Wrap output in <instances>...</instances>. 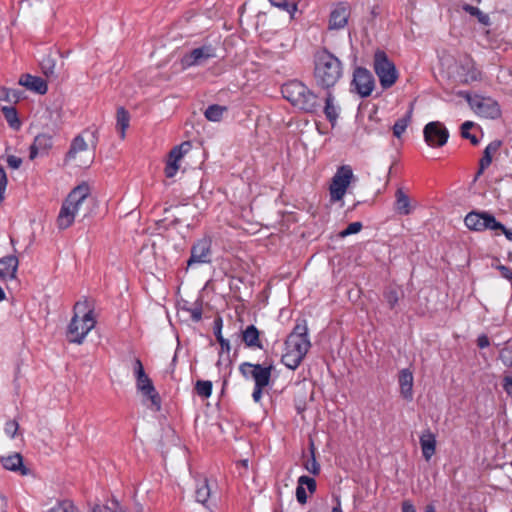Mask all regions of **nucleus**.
Instances as JSON below:
<instances>
[{
  "instance_id": "obj_1",
  "label": "nucleus",
  "mask_w": 512,
  "mask_h": 512,
  "mask_svg": "<svg viewBox=\"0 0 512 512\" xmlns=\"http://www.w3.org/2000/svg\"><path fill=\"white\" fill-rule=\"evenodd\" d=\"M310 348L311 341L307 322L304 319H299L285 341L282 363L287 368L295 370L299 367Z\"/></svg>"
},
{
  "instance_id": "obj_2",
  "label": "nucleus",
  "mask_w": 512,
  "mask_h": 512,
  "mask_svg": "<svg viewBox=\"0 0 512 512\" xmlns=\"http://www.w3.org/2000/svg\"><path fill=\"white\" fill-rule=\"evenodd\" d=\"M341 61L327 50H321L315 55L314 77L318 86L330 89L335 86L342 76Z\"/></svg>"
},
{
  "instance_id": "obj_3",
  "label": "nucleus",
  "mask_w": 512,
  "mask_h": 512,
  "mask_svg": "<svg viewBox=\"0 0 512 512\" xmlns=\"http://www.w3.org/2000/svg\"><path fill=\"white\" fill-rule=\"evenodd\" d=\"M283 97L294 107L308 113H314L321 107L318 96L302 82L293 80L282 86Z\"/></svg>"
},
{
  "instance_id": "obj_4",
  "label": "nucleus",
  "mask_w": 512,
  "mask_h": 512,
  "mask_svg": "<svg viewBox=\"0 0 512 512\" xmlns=\"http://www.w3.org/2000/svg\"><path fill=\"white\" fill-rule=\"evenodd\" d=\"M86 308H88L86 300L79 301L74 306V316L67 329V337L71 343L82 344L88 333L95 327L93 310H86Z\"/></svg>"
},
{
  "instance_id": "obj_5",
  "label": "nucleus",
  "mask_w": 512,
  "mask_h": 512,
  "mask_svg": "<svg viewBox=\"0 0 512 512\" xmlns=\"http://www.w3.org/2000/svg\"><path fill=\"white\" fill-rule=\"evenodd\" d=\"M89 186L85 183L75 187L63 201L56 224L60 230L69 228L75 221L81 206L89 196Z\"/></svg>"
},
{
  "instance_id": "obj_6",
  "label": "nucleus",
  "mask_w": 512,
  "mask_h": 512,
  "mask_svg": "<svg viewBox=\"0 0 512 512\" xmlns=\"http://www.w3.org/2000/svg\"><path fill=\"white\" fill-rule=\"evenodd\" d=\"M374 71L383 89L393 86L398 78V72L394 63L382 50H377L374 54Z\"/></svg>"
},
{
  "instance_id": "obj_7",
  "label": "nucleus",
  "mask_w": 512,
  "mask_h": 512,
  "mask_svg": "<svg viewBox=\"0 0 512 512\" xmlns=\"http://www.w3.org/2000/svg\"><path fill=\"white\" fill-rule=\"evenodd\" d=\"M353 178L354 174L350 165L338 167L329 187L330 200L332 202H338L343 199Z\"/></svg>"
},
{
  "instance_id": "obj_8",
  "label": "nucleus",
  "mask_w": 512,
  "mask_h": 512,
  "mask_svg": "<svg viewBox=\"0 0 512 512\" xmlns=\"http://www.w3.org/2000/svg\"><path fill=\"white\" fill-rule=\"evenodd\" d=\"M216 57V49L211 44H205L192 49L190 52L182 56L180 64L182 69L186 70L191 67L202 66L209 60Z\"/></svg>"
},
{
  "instance_id": "obj_9",
  "label": "nucleus",
  "mask_w": 512,
  "mask_h": 512,
  "mask_svg": "<svg viewBox=\"0 0 512 512\" xmlns=\"http://www.w3.org/2000/svg\"><path fill=\"white\" fill-rule=\"evenodd\" d=\"M466 227L473 231L493 230L502 228V223L498 222L496 218L488 212L472 211L468 213L464 219Z\"/></svg>"
},
{
  "instance_id": "obj_10",
  "label": "nucleus",
  "mask_w": 512,
  "mask_h": 512,
  "mask_svg": "<svg viewBox=\"0 0 512 512\" xmlns=\"http://www.w3.org/2000/svg\"><path fill=\"white\" fill-rule=\"evenodd\" d=\"M466 100L471 108L482 117L495 119L500 116V107L498 103L490 97L467 95Z\"/></svg>"
},
{
  "instance_id": "obj_11",
  "label": "nucleus",
  "mask_w": 512,
  "mask_h": 512,
  "mask_svg": "<svg viewBox=\"0 0 512 512\" xmlns=\"http://www.w3.org/2000/svg\"><path fill=\"white\" fill-rule=\"evenodd\" d=\"M212 240L210 237L198 239L191 247V255L187 261L188 267L207 264L211 262Z\"/></svg>"
},
{
  "instance_id": "obj_12",
  "label": "nucleus",
  "mask_w": 512,
  "mask_h": 512,
  "mask_svg": "<svg viewBox=\"0 0 512 512\" xmlns=\"http://www.w3.org/2000/svg\"><path fill=\"white\" fill-rule=\"evenodd\" d=\"M425 142L431 147L444 146L449 138L446 127L438 121L429 122L423 129Z\"/></svg>"
},
{
  "instance_id": "obj_13",
  "label": "nucleus",
  "mask_w": 512,
  "mask_h": 512,
  "mask_svg": "<svg viewBox=\"0 0 512 512\" xmlns=\"http://www.w3.org/2000/svg\"><path fill=\"white\" fill-rule=\"evenodd\" d=\"M352 84L361 97H368L374 89V78L369 70L358 67L353 74Z\"/></svg>"
},
{
  "instance_id": "obj_14",
  "label": "nucleus",
  "mask_w": 512,
  "mask_h": 512,
  "mask_svg": "<svg viewBox=\"0 0 512 512\" xmlns=\"http://www.w3.org/2000/svg\"><path fill=\"white\" fill-rule=\"evenodd\" d=\"M190 143L183 142L175 146L169 153L168 160L165 166V175L167 178H172L176 175L179 169V162L183 156L190 150Z\"/></svg>"
},
{
  "instance_id": "obj_15",
  "label": "nucleus",
  "mask_w": 512,
  "mask_h": 512,
  "mask_svg": "<svg viewBox=\"0 0 512 512\" xmlns=\"http://www.w3.org/2000/svg\"><path fill=\"white\" fill-rule=\"evenodd\" d=\"M135 379L138 391H140L144 396L148 397L155 410L159 411L161 408V401L151 379L146 373L142 374V376H135Z\"/></svg>"
},
{
  "instance_id": "obj_16",
  "label": "nucleus",
  "mask_w": 512,
  "mask_h": 512,
  "mask_svg": "<svg viewBox=\"0 0 512 512\" xmlns=\"http://www.w3.org/2000/svg\"><path fill=\"white\" fill-rule=\"evenodd\" d=\"M19 260L15 255L0 258V278L5 282L16 280Z\"/></svg>"
},
{
  "instance_id": "obj_17",
  "label": "nucleus",
  "mask_w": 512,
  "mask_h": 512,
  "mask_svg": "<svg viewBox=\"0 0 512 512\" xmlns=\"http://www.w3.org/2000/svg\"><path fill=\"white\" fill-rule=\"evenodd\" d=\"M349 18V9L347 4L339 3L331 11L329 18V29L338 30L346 26Z\"/></svg>"
},
{
  "instance_id": "obj_18",
  "label": "nucleus",
  "mask_w": 512,
  "mask_h": 512,
  "mask_svg": "<svg viewBox=\"0 0 512 512\" xmlns=\"http://www.w3.org/2000/svg\"><path fill=\"white\" fill-rule=\"evenodd\" d=\"M214 486H216V484H211L207 478L197 480L195 491L196 501L205 507L210 508V501L214 496Z\"/></svg>"
},
{
  "instance_id": "obj_19",
  "label": "nucleus",
  "mask_w": 512,
  "mask_h": 512,
  "mask_svg": "<svg viewBox=\"0 0 512 512\" xmlns=\"http://www.w3.org/2000/svg\"><path fill=\"white\" fill-rule=\"evenodd\" d=\"M421 451L424 459L429 461L436 452V436L430 429L422 432L419 438Z\"/></svg>"
},
{
  "instance_id": "obj_20",
  "label": "nucleus",
  "mask_w": 512,
  "mask_h": 512,
  "mask_svg": "<svg viewBox=\"0 0 512 512\" xmlns=\"http://www.w3.org/2000/svg\"><path fill=\"white\" fill-rule=\"evenodd\" d=\"M52 145L53 141L50 135L44 133L37 135L30 147L29 158L34 160L39 154L47 153Z\"/></svg>"
},
{
  "instance_id": "obj_21",
  "label": "nucleus",
  "mask_w": 512,
  "mask_h": 512,
  "mask_svg": "<svg viewBox=\"0 0 512 512\" xmlns=\"http://www.w3.org/2000/svg\"><path fill=\"white\" fill-rule=\"evenodd\" d=\"M19 84L24 86L30 91L36 92L38 94H45L48 90V86L45 80L41 77L33 76L30 74H24L21 76L19 80Z\"/></svg>"
},
{
  "instance_id": "obj_22",
  "label": "nucleus",
  "mask_w": 512,
  "mask_h": 512,
  "mask_svg": "<svg viewBox=\"0 0 512 512\" xmlns=\"http://www.w3.org/2000/svg\"><path fill=\"white\" fill-rule=\"evenodd\" d=\"M0 461L6 470L19 472L21 475H28L29 473V469L23 465V458L19 453L3 456Z\"/></svg>"
},
{
  "instance_id": "obj_23",
  "label": "nucleus",
  "mask_w": 512,
  "mask_h": 512,
  "mask_svg": "<svg viewBox=\"0 0 512 512\" xmlns=\"http://www.w3.org/2000/svg\"><path fill=\"white\" fill-rule=\"evenodd\" d=\"M413 373L405 368L399 372V386L402 397L408 401L413 399Z\"/></svg>"
},
{
  "instance_id": "obj_24",
  "label": "nucleus",
  "mask_w": 512,
  "mask_h": 512,
  "mask_svg": "<svg viewBox=\"0 0 512 512\" xmlns=\"http://www.w3.org/2000/svg\"><path fill=\"white\" fill-rule=\"evenodd\" d=\"M459 75L465 83L477 81L481 78V72L476 68L471 59H465L460 65Z\"/></svg>"
},
{
  "instance_id": "obj_25",
  "label": "nucleus",
  "mask_w": 512,
  "mask_h": 512,
  "mask_svg": "<svg viewBox=\"0 0 512 512\" xmlns=\"http://www.w3.org/2000/svg\"><path fill=\"white\" fill-rule=\"evenodd\" d=\"M394 209L400 215H409L412 212L410 198L402 188H398L395 192Z\"/></svg>"
},
{
  "instance_id": "obj_26",
  "label": "nucleus",
  "mask_w": 512,
  "mask_h": 512,
  "mask_svg": "<svg viewBox=\"0 0 512 512\" xmlns=\"http://www.w3.org/2000/svg\"><path fill=\"white\" fill-rule=\"evenodd\" d=\"M274 371L273 365L264 366L258 364V401L260 400L262 389L269 384Z\"/></svg>"
},
{
  "instance_id": "obj_27",
  "label": "nucleus",
  "mask_w": 512,
  "mask_h": 512,
  "mask_svg": "<svg viewBox=\"0 0 512 512\" xmlns=\"http://www.w3.org/2000/svg\"><path fill=\"white\" fill-rule=\"evenodd\" d=\"M239 372L245 380L254 381V387L251 396L256 402V364L243 362L239 366Z\"/></svg>"
},
{
  "instance_id": "obj_28",
  "label": "nucleus",
  "mask_w": 512,
  "mask_h": 512,
  "mask_svg": "<svg viewBox=\"0 0 512 512\" xmlns=\"http://www.w3.org/2000/svg\"><path fill=\"white\" fill-rule=\"evenodd\" d=\"M130 124L129 112L124 107H119L116 114V129L119 132L120 138L124 139L126 136V130Z\"/></svg>"
},
{
  "instance_id": "obj_29",
  "label": "nucleus",
  "mask_w": 512,
  "mask_h": 512,
  "mask_svg": "<svg viewBox=\"0 0 512 512\" xmlns=\"http://www.w3.org/2000/svg\"><path fill=\"white\" fill-rule=\"evenodd\" d=\"M500 147V142L499 141H493L491 143H489L485 150H484V153H483V156L482 158L480 159V162H479V171H478V174H482L483 171L489 167V165L491 164L492 162V155L497 152V150L499 149Z\"/></svg>"
},
{
  "instance_id": "obj_30",
  "label": "nucleus",
  "mask_w": 512,
  "mask_h": 512,
  "mask_svg": "<svg viewBox=\"0 0 512 512\" xmlns=\"http://www.w3.org/2000/svg\"><path fill=\"white\" fill-rule=\"evenodd\" d=\"M87 149L88 144L86 143L85 139L81 135H78L72 140L70 149L66 154L65 160L67 162L75 160L79 152L86 151Z\"/></svg>"
},
{
  "instance_id": "obj_31",
  "label": "nucleus",
  "mask_w": 512,
  "mask_h": 512,
  "mask_svg": "<svg viewBox=\"0 0 512 512\" xmlns=\"http://www.w3.org/2000/svg\"><path fill=\"white\" fill-rule=\"evenodd\" d=\"M226 111V106L213 104L206 108L204 115L205 118L211 122H219L222 119L224 112Z\"/></svg>"
},
{
  "instance_id": "obj_32",
  "label": "nucleus",
  "mask_w": 512,
  "mask_h": 512,
  "mask_svg": "<svg viewBox=\"0 0 512 512\" xmlns=\"http://www.w3.org/2000/svg\"><path fill=\"white\" fill-rule=\"evenodd\" d=\"M412 116V107L406 112V114L399 118L393 125V135L400 138L401 135L406 131Z\"/></svg>"
},
{
  "instance_id": "obj_33",
  "label": "nucleus",
  "mask_w": 512,
  "mask_h": 512,
  "mask_svg": "<svg viewBox=\"0 0 512 512\" xmlns=\"http://www.w3.org/2000/svg\"><path fill=\"white\" fill-rule=\"evenodd\" d=\"M326 118L333 124L338 118L337 107L334 105V97L331 92H327L324 106Z\"/></svg>"
},
{
  "instance_id": "obj_34",
  "label": "nucleus",
  "mask_w": 512,
  "mask_h": 512,
  "mask_svg": "<svg viewBox=\"0 0 512 512\" xmlns=\"http://www.w3.org/2000/svg\"><path fill=\"white\" fill-rule=\"evenodd\" d=\"M272 6L286 11L289 14V19L293 20L295 13L298 10L296 2H289L288 0H268Z\"/></svg>"
},
{
  "instance_id": "obj_35",
  "label": "nucleus",
  "mask_w": 512,
  "mask_h": 512,
  "mask_svg": "<svg viewBox=\"0 0 512 512\" xmlns=\"http://www.w3.org/2000/svg\"><path fill=\"white\" fill-rule=\"evenodd\" d=\"M1 111L8 122L9 126L13 129L20 128V121L18 118L17 110L12 106H3Z\"/></svg>"
},
{
  "instance_id": "obj_36",
  "label": "nucleus",
  "mask_w": 512,
  "mask_h": 512,
  "mask_svg": "<svg viewBox=\"0 0 512 512\" xmlns=\"http://www.w3.org/2000/svg\"><path fill=\"white\" fill-rule=\"evenodd\" d=\"M196 393L203 398H208L212 394V382L209 380H198L195 384Z\"/></svg>"
},
{
  "instance_id": "obj_37",
  "label": "nucleus",
  "mask_w": 512,
  "mask_h": 512,
  "mask_svg": "<svg viewBox=\"0 0 512 512\" xmlns=\"http://www.w3.org/2000/svg\"><path fill=\"white\" fill-rule=\"evenodd\" d=\"M462 8L464 11H466L470 15L477 17L478 21L481 24H484V25L489 24V21H490L489 16L487 14L483 13L477 7L471 6L469 4H464Z\"/></svg>"
},
{
  "instance_id": "obj_38",
  "label": "nucleus",
  "mask_w": 512,
  "mask_h": 512,
  "mask_svg": "<svg viewBox=\"0 0 512 512\" xmlns=\"http://www.w3.org/2000/svg\"><path fill=\"white\" fill-rule=\"evenodd\" d=\"M46 512H78V509L71 501L63 500L57 502Z\"/></svg>"
},
{
  "instance_id": "obj_39",
  "label": "nucleus",
  "mask_w": 512,
  "mask_h": 512,
  "mask_svg": "<svg viewBox=\"0 0 512 512\" xmlns=\"http://www.w3.org/2000/svg\"><path fill=\"white\" fill-rule=\"evenodd\" d=\"M242 340L249 347L256 346V326L251 324L242 333Z\"/></svg>"
},
{
  "instance_id": "obj_40",
  "label": "nucleus",
  "mask_w": 512,
  "mask_h": 512,
  "mask_svg": "<svg viewBox=\"0 0 512 512\" xmlns=\"http://www.w3.org/2000/svg\"><path fill=\"white\" fill-rule=\"evenodd\" d=\"M499 359L504 366L512 368V344L507 343L499 352Z\"/></svg>"
},
{
  "instance_id": "obj_41",
  "label": "nucleus",
  "mask_w": 512,
  "mask_h": 512,
  "mask_svg": "<svg viewBox=\"0 0 512 512\" xmlns=\"http://www.w3.org/2000/svg\"><path fill=\"white\" fill-rule=\"evenodd\" d=\"M304 467L313 475H318L320 472V465L318 464L315 458L313 443L311 444V458L305 462Z\"/></svg>"
},
{
  "instance_id": "obj_42",
  "label": "nucleus",
  "mask_w": 512,
  "mask_h": 512,
  "mask_svg": "<svg viewBox=\"0 0 512 512\" xmlns=\"http://www.w3.org/2000/svg\"><path fill=\"white\" fill-rule=\"evenodd\" d=\"M384 298L387 301L389 307L393 309L400 299V292L395 288H388L384 292Z\"/></svg>"
},
{
  "instance_id": "obj_43",
  "label": "nucleus",
  "mask_w": 512,
  "mask_h": 512,
  "mask_svg": "<svg viewBox=\"0 0 512 512\" xmlns=\"http://www.w3.org/2000/svg\"><path fill=\"white\" fill-rule=\"evenodd\" d=\"M362 229V223L361 222H352L350 223L346 229L342 230L340 233H339V236L344 238L346 236H349V235H352V234H356L358 232H360Z\"/></svg>"
},
{
  "instance_id": "obj_44",
  "label": "nucleus",
  "mask_w": 512,
  "mask_h": 512,
  "mask_svg": "<svg viewBox=\"0 0 512 512\" xmlns=\"http://www.w3.org/2000/svg\"><path fill=\"white\" fill-rule=\"evenodd\" d=\"M41 67L46 76L54 74L55 61L51 57H46L41 62Z\"/></svg>"
},
{
  "instance_id": "obj_45",
  "label": "nucleus",
  "mask_w": 512,
  "mask_h": 512,
  "mask_svg": "<svg viewBox=\"0 0 512 512\" xmlns=\"http://www.w3.org/2000/svg\"><path fill=\"white\" fill-rule=\"evenodd\" d=\"M298 483L302 485L304 488L306 486L310 493H313L316 490V481L314 478H311L309 476H300L298 479Z\"/></svg>"
},
{
  "instance_id": "obj_46",
  "label": "nucleus",
  "mask_w": 512,
  "mask_h": 512,
  "mask_svg": "<svg viewBox=\"0 0 512 512\" xmlns=\"http://www.w3.org/2000/svg\"><path fill=\"white\" fill-rule=\"evenodd\" d=\"M18 428H19V425H18V422L15 421V420H9L5 423V433L10 437V438H15L16 436V433L18 431Z\"/></svg>"
},
{
  "instance_id": "obj_47",
  "label": "nucleus",
  "mask_w": 512,
  "mask_h": 512,
  "mask_svg": "<svg viewBox=\"0 0 512 512\" xmlns=\"http://www.w3.org/2000/svg\"><path fill=\"white\" fill-rule=\"evenodd\" d=\"M7 187V175L2 166H0V203L4 200Z\"/></svg>"
},
{
  "instance_id": "obj_48",
  "label": "nucleus",
  "mask_w": 512,
  "mask_h": 512,
  "mask_svg": "<svg viewBox=\"0 0 512 512\" xmlns=\"http://www.w3.org/2000/svg\"><path fill=\"white\" fill-rule=\"evenodd\" d=\"M222 327H223V320L221 317L215 318L213 322V331L216 339H220L223 337L222 335Z\"/></svg>"
},
{
  "instance_id": "obj_49",
  "label": "nucleus",
  "mask_w": 512,
  "mask_h": 512,
  "mask_svg": "<svg viewBox=\"0 0 512 512\" xmlns=\"http://www.w3.org/2000/svg\"><path fill=\"white\" fill-rule=\"evenodd\" d=\"M191 318L194 322H199L202 319V307L200 304L195 305L192 308H189Z\"/></svg>"
},
{
  "instance_id": "obj_50",
  "label": "nucleus",
  "mask_w": 512,
  "mask_h": 512,
  "mask_svg": "<svg viewBox=\"0 0 512 512\" xmlns=\"http://www.w3.org/2000/svg\"><path fill=\"white\" fill-rule=\"evenodd\" d=\"M296 498L299 503L304 504L307 501V494L305 488L298 483L296 488Z\"/></svg>"
},
{
  "instance_id": "obj_51",
  "label": "nucleus",
  "mask_w": 512,
  "mask_h": 512,
  "mask_svg": "<svg viewBox=\"0 0 512 512\" xmlns=\"http://www.w3.org/2000/svg\"><path fill=\"white\" fill-rule=\"evenodd\" d=\"M7 164L12 169H18L22 164V159L14 155H9L7 157Z\"/></svg>"
},
{
  "instance_id": "obj_52",
  "label": "nucleus",
  "mask_w": 512,
  "mask_h": 512,
  "mask_svg": "<svg viewBox=\"0 0 512 512\" xmlns=\"http://www.w3.org/2000/svg\"><path fill=\"white\" fill-rule=\"evenodd\" d=\"M133 372L134 376H142L145 373L143 364L139 358H135L133 361Z\"/></svg>"
},
{
  "instance_id": "obj_53",
  "label": "nucleus",
  "mask_w": 512,
  "mask_h": 512,
  "mask_svg": "<svg viewBox=\"0 0 512 512\" xmlns=\"http://www.w3.org/2000/svg\"><path fill=\"white\" fill-rule=\"evenodd\" d=\"M499 271L501 272L502 277L505 279L512 281V269L505 266V265H499L498 266Z\"/></svg>"
},
{
  "instance_id": "obj_54",
  "label": "nucleus",
  "mask_w": 512,
  "mask_h": 512,
  "mask_svg": "<svg viewBox=\"0 0 512 512\" xmlns=\"http://www.w3.org/2000/svg\"><path fill=\"white\" fill-rule=\"evenodd\" d=\"M477 345L481 349L488 347L490 345V340H489L488 336L485 334L478 336Z\"/></svg>"
},
{
  "instance_id": "obj_55",
  "label": "nucleus",
  "mask_w": 512,
  "mask_h": 512,
  "mask_svg": "<svg viewBox=\"0 0 512 512\" xmlns=\"http://www.w3.org/2000/svg\"><path fill=\"white\" fill-rule=\"evenodd\" d=\"M503 389L508 393H512V374L503 378Z\"/></svg>"
},
{
  "instance_id": "obj_56",
  "label": "nucleus",
  "mask_w": 512,
  "mask_h": 512,
  "mask_svg": "<svg viewBox=\"0 0 512 512\" xmlns=\"http://www.w3.org/2000/svg\"><path fill=\"white\" fill-rule=\"evenodd\" d=\"M5 92V100L7 101H18L19 95L15 90H4Z\"/></svg>"
},
{
  "instance_id": "obj_57",
  "label": "nucleus",
  "mask_w": 512,
  "mask_h": 512,
  "mask_svg": "<svg viewBox=\"0 0 512 512\" xmlns=\"http://www.w3.org/2000/svg\"><path fill=\"white\" fill-rule=\"evenodd\" d=\"M402 512H416L415 506L408 500L402 503Z\"/></svg>"
},
{
  "instance_id": "obj_58",
  "label": "nucleus",
  "mask_w": 512,
  "mask_h": 512,
  "mask_svg": "<svg viewBox=\"0 0 512 512\" xmlns=\"http://www.w3.org/2000/svg\"><path fill=\"white\" fill-rule=\"evenodd\" d=\"M461 136L465 139H469L473 145H477L479 143L477 137L475 135H472L469 131L461 132Z\"/></svg>"
},
{
  "instance_id": "obj_59",
  "label": "nucleus",
  "mask_w": 512,
  "mask_h": 512,
  "mask_svg": "<svg viewBox=\"0 0 512 512\" xmlns=\"http://www.w3.org/2000/svg\"><path fill=\"white\" fill-rule=\"evenodd\" d=\"M219 344L221 345L222 350H225L227 352L230 351V343L229 340L225 339L224 337L217 340Z\"/></svg>"
},
{
  "instance_id": "obj_60",
  "label": "nucleus",
  "mask_w": 512,
  "mask_h": 512,
  "mask_svg": "<svg viewBox=\"0 0 512 512\" xmlns=\"http://www.w3.org/2000/svg\"><path fill=\"white\" fill-rule=\"evenodd\" d=\"M496 231H501L509 241H512V231L507 229L503 224L502 228H498Z\"/></svg>"
},
{
  "instance_id": "obj_61",
  "label": "nucleus",
  "mask_w": 512,
  "mask_h": 512,
  "mask_svg": "<svg viewBox=\"0 0 512 512\" xmlns=\"http://www.w3.org/2000/svg\"><path fill=\"white\" fill-rule=\"evenodd\" d=\"M474 123L471 121H466L461 125V132H468L472 127Z\"/></svg>"
},
{
  "instance_id": "obj_62",
  "label": "nucleus",
  "mask_w": 512,
  "mask_h": 512,
  "mask_svg": "<svg viewBox=\"0 0 512 512\" xmlns=\"http://www.w3.org/2000/svg\"><path fill=\"white\" fill-rule=\"evenodd\" d=\"M248 463H249V459L248 458H244V459H241L237 462L238 465H241L245 470L248 469Z\"/></svg>"
},
{
  "instance_id": "obj_63",
  "label": "nucleus",
  "mask_w": 512,
  "mask_h": 512,
  "mask_svg": "<svg viewBox=\"0 0 512 512\" xmlns=\"http://www.w3.org/2000/svg\"><path fill=\"white\" fill-rule=\"evenodd\" d=\"M424 512H436L435 506L433 504L426 505Z\"/></svg>"
},
{
  "instance_id": "obj_64",
  "label": "nucleus",
  "mask_w": 512,
  "mask_h": 512,
  "mask_svg": "<svg viewBox=\"0 0 512 512\" xmlns=\"http://www.w3.org/2000/svg\"><path fill=\"white\" fill-rule=\"evenodd\" d=\"M331 512H343L339 500L337 501V505L333 507Z\"/></svg>"
}]
</instances>
